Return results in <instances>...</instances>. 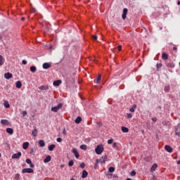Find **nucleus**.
Returning <instances> with one entry per match:
<instances>
[{"label":"nucleus","instance_id":"1","mask_svg":"<svg viewBox=\"0 0 180 180\" xmlns=\"http://www.w3.org/2000/svg\"><path fill=\"white\" fill-rule=\"evenodd\" d=\"M103 150H104L103 145L100 144L97 146V147L95 148L96 154H97L98 155H101V154L103 153Z\"/></svg>","mask_w":180,"mask_h":180},{"label":"nucleus","instance_id":"2","mask_svg":"<svg viewBox=\"0 0 180 180\" xmlns=\"http://www.w3.org/2000/svg\"><path fill=\"white\" fill-rule=\"evenodd\" d=\"M61 108H63V104L59 103L57 106L52 107L51 108V110L52 112H58V110H60V109H61Z\"/></svg>","mask_w":180,"mask_h":180},{"label":"nucleus","instance_id":"3","mask_svg":"<svg viewBox=\"0 0 180 180\" xmlns=\"http://www.w3.org/2000/svg\"><path fill=\"white\" fill-rule=\"evenodd\" d=\"M22 174H32L33 173V169L25 168L22 170Z\"/></svg>","mask_w":180,"mask_h":180},{"label":"nucleus","instance_id":"4","mask_svg":"<svg viewBox=\"0 0 180 180\" xmlns=\"http://www.w3.org/2000/svg\"><path fill=\"white\" fill-rule=\"evenodd\" d=\"M106 160H108V156L105 155L100 158L98 162H101V164H105L106 162Z\"/></svg>","mask_w":180,"mask_h":180},{"label":"nucleus","instance_id":"5","mask_svg":"<svg viewBox=\"0 0 180 180\" xmlns=\"http://www.w3.org/2000/svg\"><path fill=\"white\" fill-rule=\"evenodd\" d=\"M72 153L75 155V158H79V153H78L77 148H73L72 149Z\"/></svg>","mask_w":180,"mask_h":180},{"label":"nucleus","instance_id":"6","mask_svg":"<svg viewBox=\"0 0 180 180\" xmlns=\"http://www.w3.org/2000/svg\"><path fill=\"white\" fill-rule=\"evenodd\" d=\"M22 157V153L20 152H18L17 153H15L12 155L11 158H13V160H15V159H18V158H20Z\"/></svg>","mask_w":180,"mask_h":180},{"label":"nucleus","instance_id":"7","mask_svg":"<svg viewBox=\"0 0 180 180\" xmlns=\"http://www.w3.org/2000/svg\"><path fill=\"white\" fill-rule=\"evenodd\" d=\"M166 65H167V68H174L175 63H174V62H172V61H169V62L167 63Z\"/></svg>","mask_w":180,"mask_h":180},{"label":"nucleus","instance_id":"8","mask_svg":"<svg viewBox=\"0 0 180 180\" xmlns=\"http://www.w3.org/2000/svg\"><path fill=\"white\" fill-rule=\"evenodd\" d=\"M129 10H127V8H124L123 9V13L122 15V18L123 19V20H124V19H126L127 16V12Z\"/></svg>","mask_w":180,"mask_h":180},{"label":"nucleus","instance_id":"9","mask_svg":"<svg viewBox=\"0 0 180 180\" xmlns=\"http://www.w3.org/2000/svg\"><path fill=\"white\" fill-rule=\"evenodd\" d=\"M165 150L167 151V153H172L173 149L169 145H166L165 146Z\"/></svg>","mask_w":180,"mask_h":180},{"label":"nucleus","instance_id":"10","mask_svg":"<svg viewBox=\"0 0 180 180\" xmlns=\"http://www.w3.org/2000/svg\"><path fill=\"white\" fill-rule=\"evenodd\" d=\"M43 68L44 70H49V68H50L51 67V64L49 63H44L43 64Z\"/></svg>","mask_w":180,"mask_h":180},{"label":"nucleus","instance_id":"11","mask_svg":"<svg viewBox=\"0 0 180 180\" xmlns=\"http://www.w3.org/2000/svg\"><path fill=\"white\" fill-rule=\"evenodd\" d=\"M62 81L60 79L54 81L53 83V86H60V84H62Z\"/></svg>","mask_w":180,"mask_h":180},{"label":"nucleus","instance_id":"12","mask_svg":"<svg viewBox=\"0 0 180 180\" xmlns=\"http://www.w3.org/2000/svg\"><path fill=\"white\" fill-rule=\"evenodd\" d=\"M12 77H13L12 73L7 72L4 74V78H6V79H11Z\"/></svg>","mask_w":180,"mask_h":180},{"label":"nucleus","instance_id":"13","mask_svg":"<svg viewBox=\"0 0 180 180\" xmlns=\"http://www.w3.org/2000/svg\"><path fill=\"white\" fill-rule=\"evenodd\" d=\"M1 123L4 126H9V121H8V120H1Z\"/></svg>","mask_w":180,"mask_h":180},{"label":"nucleus","instance_id":"14","mask_svg":"<svg viewBox=\"0 0 180 180\" xmlns=\"http://www.w3.org/2000/svg\"><path fill=\"white\" fill-rule=\"evenodd\" d=\"M81 122H82V118L81 117H79V116L77 117V118L75 120V122L77 124H79V123H81Z\"/></svg>","mask_w":180,"mask_h":180},{"label":"nucleus","instance_id":"15","mask_svg":"<svg viewBox=\"0 0 180 180\" xmlns=\"http://www.w3.org/2000/svg\"><path fill=\"white\" fill-rule=\"evenodd\" d=\"M28 148H29V142H24L22 144L23 150H27Z\"/></svg>","mask_w":180,"mask_h":180},{"label":"nucleus","instance_id":"16","mask_svg":"<svg viewBox=\"0 0 180 180\" xmlns=\"http://www.w3.org/2000/svg\"><path fill=\"white\" fill-rule=\"evenodd\" d=\"M50 161H51V156L50 155L46 156V158L44 160V162L45 163L50 162Z\"/></svg>","mask_w":180,"mask_h":180},{"label":"nucleus","instance_id":"17","mask_svg":"<svg viewBox=\"0 0 180 180\" xmlns=\"http://www.w3.org/2000/svg\"><path fill=\"white\" fill-rule=\"evenodd\" d=\"M41 91H47L49 89V86L42 85L39 87Z\"/></svg>","mask_w":180,"mask_h":180},{"label":"nucleus","instance_id":"18","mask_svg":"<svg viewBox=\"0 0 180 180\" xmlns=\"http://www.w3.org/2000/svg\"><path fill=\"white\" fill-rule=\"evenodd\" d=\"M6 133H8V134H13V129L12 128H7L6 129Z\"/></svg>","mask_w":180,"mask_h":180},{"label":"nucleus","instance_id":"19","mask_svg":"<svg viewBox=\"0 0 180 180\" xmlns=\"http://www.w3.org/2000/svg\"><path fill=\"white\" fill-rule=\"evenodd\" d=\"M86 176H88V172H86V170H83L82 178H86Z\"/></svg>","mask_w":180,"mask_h":180},{"label":"nucleus","instance_id":"20","mask_svg":"<svg viewBox=\"0 0 180 180\" xmlns=\"http://www.w3.org/2000/svg\"><path fill=\"white\" fill-rule=\"evenodd\" d=\"M16 88L20 89L22 88V82L20 81H18L15 83Z\"/></svg>","mask_w":180,"mask_h":180},{"label":"nucleus","instance_id":"21","mask_svg":"<svg viewBox=\"0 0 180 180\" xmlns=\"http://www.w3.org/2000/svg\"><path fill=\"white\" fill-rule=\"evenodd\" d=\"M121 129L123 133H129V128L126 127H122Z\"/></svg>","mask_w":180,"mask_h":180},{"label":"nucleus","instance_id":"22","mask_svg":"<svg viewBox=\"0 0 180 180\" xmlns=\"http://www.w3.org/2000/svg\"><path fill=\"white\" fill-rule=\"evenodd\" d=\"M33 137H37V129H34L32 132Z\"/></svg>","mask_w":180,"mask_h":180},{"label":"nucleus","instance_id":"23","mask_svg":"<svg viewBox=\"0 0 180 180\" xmlns=\"http://www.w3.org/2000/svg\"><path fill=\"white\" fill-rule=\"evenodd\" d=\"M162 60H168V54L164 53L162 54Z\"/></svg>","mask_w":180,"mask_h":180},{"label":"nucleus","instance_id":"24","mask_svg":"<svg viewBox=\"0 0 180 180\" xmlns=\"http://www.w3.org/2000/svg\"><path fill=\"white\" fill-rule=\"evenodd\" d=\"M48 148L49 151H53V150L56 148V145L54 144L50 145Z\"/></svg>","mask_w":180,"mask_h":180},{"label":"nucleus","instance_id":"25","mask_svg":"<svg viewBox=\"0 0 180 180\" xmlns=\"http://www.w3.org/2000/svg\"><path fill=\"white\" fill-rule=\"evenodd\" d=\"M39 144L40 147H44V146H46V143H44V141H43V140L39 141Z\"/></svg>","mask_w":180,"mask_h":180},{"label":"nucleus","instance_id":"26","mask_svg":"<svg viewBox=\"0 0 180 180\" xmlns=\"http://www.w3.org/2000/svg\"><path fill=\"white\" fill-rule=\"evenodd\" d=\"M31 72H35L36 70H37V68H36V66H31L30 68Z\"/></svg>","mask_w":180,"mask_h":180},{"label":"nucleus","instance_id":"27","mask_svg":"<svg viewBox=\"0 0 180 180\" xmlns=\"http://www.w3.org/2000/svg\"><path fill=\"white\" fill-rule=\"evenodd\" d=\"M158 167V165L157 163H155L152 165L151 170L152 171H155V169Z\"/></svg>","mask_w":180,"mask_h":180},{"label":"nucleus","instance_id":"28","mask_svg":"<svg viewBox=\"0 0 180 180\" xmlns=\"http://www.w3.org/2000/svg\"><path fill=\"white\" fill-rule=\"evenodd\" d=\"M164 91L165 92H169V91H171V87H169V86H165Z\"/></svg>","mask_w":180,"mask_h":180},{"label":"nucleus","instance_id":"29","mask_svg":"<svg viewBox=\"0 0 180 180\" xmlns=\"http://www.w3.org/2000/svg\"><path fill=\"white\" fill-rule=\"evenodd\" d=\"M4 56H2V55H0V66L4 65Z\"/></svg>","mask_w":180,"mask_h":180},{"label":"nucleus","instance_id":"30","mask_svg":"<svg viewBox=\"0 0 180 180\" xmlns=\"http://www.w3.org/2000/svg\"><path fill=\"white\" fill-rule=\"evenodd\" d=\"M101 78H102V76L99 75L96 79V84H99V82H101Z\"/></svg>","mask_w":180,"mask_h":180},{"label":"nucleus","instance_id":"31","mask_svg":"<svg viewBox=\"0 0 180 180\" xmlns=\"http://www.w3.org/2000/svg\"><path fill=\"white\" fill-rule=\"evenodd\" d=\"M136 108H137V105H134L129 109V110H130L131 112H134V111L136 110Z\"/></svg>","mask_w":180,"mask_h":180},{"label":"nucleus","instance_id":"32","mask_svg":"<svg viewBox=\"0 0 180 180\" xmlns=\"http://www.w3.org/2000/svg\"><path fill=\"white\" fill-rule=\"evenodd\" d=\"M80 148L81 150H86L88 148V146L86 145H81Z\"/></svg>","mask_w":180,"mask_h":180},{"label":"nucleus","instance_id":"33","mask_svg":"<svg viewBox=\"0 0 180 180\" xmlns=\"http://www.w3.org/2000/svg\"><path fill=\"white\" fill-rule=\"evenodd\" d=\"M4 106H5L6 108H11V105H9V103H8V101L4 102Z\"/></svg>","mask_w":180,"mask_h":180},{"label":"nucleus","instance_id":"34","mask_svg":"<svg viewBox=\"0 0 180 180\" xmlns=\"http://www.w3.org/2000/svg\"><path fill=\"white\" fill-rule=\"evenodd\" d=\"M108 172H115V167H109Z\"/></svg>","mask_w":180,"mask_h":180},{"label":"nucleus","instance_id":"35","mask_svg":"<svg viewBox=\"0 0 180 180\" xmlns=\"http://www.w3.org/2000/svg\"><path fill=\"white\" fill-rule=\"evenodd\" d=\"M98 164H99V160L96 159V164L94 165V169H96V167H98Z\"/></svg>","mask_w":180,"mask_h":180},{"label":"nucleus","instance_id":"36","mask_svg":"<svg viewBox=\"0 0 180 180\" xmlns=\"http://www.w3.org/2000/svg\"><path fill=\"white\" fill-rule=\"evenodd\" d=\"M136 171L132 170L130 173L131 176H136Z\"/></svg>","mask_w":180,"mask_h":180},{"label":"nucleus","instance_id":"37","mask_svg":"<svg viewBox=\"0 0 180 180\" xmlns=\"http://www.w3.org/2000/svg\"><path fill=\"white\" fill-rule=\"evenodd\" d=\"M127 117H128V119H131V117H133V115L131 113H127Z\"/></svg>","mask_w":180,"mask_h":180},{"label":"nucleus","instance_id":"38","mask_svg":"<svg viewBox=\"0 0 180 180\" xmlns=\"http://www.w3.org/2000/svg\"><path fill=\"white\" fill-rule=\"evenodd\" d=\"M69 167H72L74 165V161L73 160H70L68 163Z\"/></svg>","mask_w":180,"mask_h":180},{"label":"nucleus","instance_id":"39","mask_svg":"<svg viewBox=\"0 0 180 180\" xmlns=\"http://www.w3.org/2000/svg\"><path fill=\"white\" fill-rule=\"evenodd\" d=\"M156 67H157L158 70V68H161L162 67V63H158L156 65Z\"/></svg>","mask_w":180,"mask_h":180},{"label":"nucleus","instance_id":"40","mask_svg":"<svg viewBox=\"0 0 180 180\" xmlns=\"http://www.w3.org/2000/svg\"><path fill=\"white\" fill-rule=\"evenodd\" d=\"M80 168H85V163L84 162H82L79 165Z\"/></svg>","mask_w":180,"mask_h":180},{"label":"nucleus","instance_id":"41","mask_svg":"<svg viewBox=\"0 0 180 180\" xmlns=\"http://www.w3.org/2000/svg\"><path fill=\"white\" fill-rule=\"evenodd\" d=\"M56 141H57L58 143H61V141H63V139H61V138H57Z\"/></svg>","mask_w":180,"mask_h":180},{"label":"nucleus","instance_id":"42","mask_svg":"<svg viewBox=\"0 0 180 180\" xmlns=\"http://www.w3.org/2000/svg\"><path fill=\"white\" fill-rule=\"evenodd\" d=\"M26 162H27V164H32V160H30V159H27L26 160Z\"/></svg>","mask_w":180,"mask_h":180},{"label":"nucleus","instance_id":"43","mask_svg":"<svg viewBox=\"0 0 180 180\" xmlns=\"http://www.w3.org/2000/svg\"><path fill=\"white\" fill-rule=\"evenodd\" d=\"M112 143H113V139H109L108 141V144H112Z\"/></svg>","mask_w":180,"mask_h":180},{"label":"nucleus","instance_id":"44","mask_svg":"<svg viewBox=\"0 0 180 180\" xmlns=\"http://www.w3.org/2000/svg\"><path fill=\"white\" fill-rule=\"evenodd\" d=\"M30 168H34V165L31 162V164L29 165Z\"/></svg>","mask_w":180,"mask_h":180},{"label":"nucleus","instance_id":"45","mask_svg":"<svg viewBox=\"0 0 180 180\" xmlns=\"http://www.w3.org/2000/svg\"><path fill=\"white\" fill-rule=\"evenodd\" d=\"M19 176H20V175L19 174H16L15 178L16 179H19Z\"/></svg>","mask_w":180,"mask_h":180},{"label":"nucleus","instance_id":"46","mask_svg":"<svg viewBox=\"0 0 180 180\" xmlns=\"http://www.w3.org/2000/svg\"><path fill=\"white\" fill-rule=\"evenodd\" d=\"M93 39H94V40H98V36L94 35Z\"/></svg>","mask_w":180,"mask_h":180},{"label":"nucleus","instance_id":"47","mask_svg":"<svg viewBox=\"0 0 180 180\" xmlns=\"http://www.w3.org/2000/svg\"><path fill=\"white\" fill-rule=\"evenodd\" d=\"M22 64H23L24 65H26V64H27V61H26V60H23L22 61Z\"/></svg>","mask_w":180,"mask_h":180},{"label":"nucleus","instance_id":"48","mask_svg":"<svg viewBox=\"0 0 180 180\" xmlns=\"http://www.w3.org/2000/svg\"><path fill=\"white\" fill-rule=\"evenodd\" d=\"M152 120H153V122H154V123H155V122H157V117H153L152 118Z\"/></svg>","mask_w":180,"mask_h":180},{"label":"nucleus","instance_id":"49","mask_svg":"<svg viewBox=\"0 0 180 180\" xmlns=\"http://www.w3.org/2000/svg\"><path fill=\"white\" fill-rule=\"evenodd\" d=\"M26 115H27V112L22 111V116H26Z\"/></svg>","mask_w":180,"mask_h":180},{"label":"nucleus","instance_id":"50","mask_svg":"<svg viewBox=\"0 0 180 180\" xmlns=\"http://www.w3.org/2000/svg\"><path fill=\"white\" fill-rule=\"evenodd\" d=\"M119 51H122V45L117 46Z\"/></svg>","mask_w":180,"mask_h":180},{"label":"nucleus","instance_id":"51","mask_svg":"<svg viewBox=\"0 0 180 180\" xmlns=\"http://www.w3.org/2000/svg\"><path fill=\"white\" fill-rule=\"evenodd\" d=\"M63 134H67V131L65 130V129H63Z\"/></svg>","mask_w":180,"mask_h":180},{"label":"nucleus","instance_id":"52","mask_svg":"<svg viewBox=\"0 0 180 180\" xmlns=\"http://www.w3.org/2000/svg\"><path fill=\"white\" fill-rule=\"evenodd\" d=\"M117 144L116 143H113V147H117Z\"/></svg>","mask_w":180,"mask_h":180},{"label":"nucleus","instance_id":"53","mask_svg":"<svg viewBox=\"0 0 180 180\" xmlns=\"http://www.w3.org/2000/svg\"><path fill=\"white\" fill-rule=\"evenodd\" d=\"M25 17H22V18H21V20H22V22L25 20Z\"/></svg>","mask_w":180,"mask_h":180},{"label":"nucleus","instance_id":"54","mask_svg":"<svg viewBox=\"0 0 180 180\" xmlns=\"http://www.w3.org/2000/svg\"><path fill=\"white\" fill-rule=\"evenodd\" d=\"M177 164H178L179 165H180V160H178V161H177Z\"/></svg>","mask_w":180,"mask_h":180},{"label":"nucleus","instance_id":"55","mask_svg":"<svg viewBox=\"0 0 180 180\" xmlns=\"http://www.w3.org/2000/svg\"><path fill=\"white\" fill-rule=\"evenodd\" d=\"M60 168H64V165H61Z\"/></svg>","mask_w":180,"mask_h":180},{"label":"nucleus","instance_id":"56","mask_svg":"<svg viewBox=\"0 0 180 180\" xmlns=\"http://www.w3.org/2000/svg\"><path fill=\"white\" fill-rule=\"evenodd\" d=\"M177 5H180V1H177Z\"/></svg>","mask_w":180,"mask_h":180},{"label":"nucleus","instance_id":"57","mask_svg":"<svg viewBox=\"0 0 180 180\" xmlns=\"http://www.w3.org/2000/svg\"><path fill=\"white\" fill-rule=\"evenodd\" d=\"M176 49H177L176 46H174L173 48L174 50H176Z\"/></svg>","mask_w":180,"mask_h":180},{"label":"nucleus","instance_id":"58","mask_svg":"<svg viewBox=\"0 0 180 180\" xmlns=\"http://www.w3.org/2000/svg\"><path fill=\"white\" fill-rule=\"evenodd\" d=\"M127 180H132L130 178H127Z\"/></svg>","mask_w":180,"mask_h":180},{"label":"nucleus","instance_id":"59","mask_svg":"<svg viewBox=\"0 0 180 180\" xmlns=\"http://www.w3.org/2000/svg\"><path fill=\"white\" fill-rule=\"evenodd\" d=\"M0 157H2V154L0 153Z\"/></svg>","mask_w":180,"mask_h":180},{"label":"nucleus","instance_id":"60","mask_svg":"<svg viewBox=\"0 0 180 180\" xmlns=\"http://www.w3.org/2000/svg\"><path fill=\"white\" fill-rule=\"evenodd\" d=\"M70 180H75V179H71Z\"/></svg>","mask_w":180,"mask_h":180},{"label":"nucleus","instance_id":"61","mask_svg":"<svg viewBox=\"0 0 180 180\" xmlns=\"http://www.w3.org/2000/svg\"><path fill=\"white\" fill-rule=\"evenodd\" d=\"M142 133H144V131H143V130L142 131Z\"/></svg>","mask_w":180,"mask_h":180}]
</instances>
